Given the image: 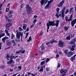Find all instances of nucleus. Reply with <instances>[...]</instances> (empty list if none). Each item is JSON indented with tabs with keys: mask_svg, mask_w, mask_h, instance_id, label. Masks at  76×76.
Returning a JSON list of instances; mask_svg holds the SVG:
<instances>
[{
	"mask_svg": "<svg viewBox=\"0 0 76 76\" xmlns=\"http://www.w3.org/2000/svg\"><path fill=\"white\" fill-rule=\"evenodd\" d=\"M37 19L36 18H35L34 21H33V23L34 24V25L35 24V23L37 22Z\"/></svg>",
	"mask_w": 76,
	"mask_h": 76,
	"instance_id": "7c9ffc66",
	"label": "nucleus"
},
{
	"mask_svg": "<svg viewBox=\"0 0 76 76\" xmlns=\"http://www.w3.org/2000/svg\"><path fill=\"white\" fill-rule=\"evenodd\" d=\"M45 60L44 61H42V62L41 63V65H44V64H45Z\"/></svg>",
	"mask_w": 76,
	"mask_h": 76,
	"instance_id": "c85d7f7f",
	"label": "nucleus"
},
{
	"mask_svg": "<svg viewBox=\"0 0 76 76\" xmlns=\"http://www.w3.org/2000/svg\"><path fill=\"white\" fill-rule=\"evenodd\" d=\"M12 43H13V44H14V43H15V41L14 40H12Z\"/></svg>",
	"mask_w": 76,
	"mask_h": 76,
	"instance_id": "e2e57ef3",
	"label": "nucleus"
},
{
	"mask_svg": "<svg viewBox=\"0 0 76 76\" xmlns=\"http://www.w3.org/2000/svg\"><path fill=\"white\" fill-rule=\"evenodd\" d=\"M46 70L47 72H49V71H50V68L47 67L46 68Z\"/></svg>",
	"mask_w": 76,
	"mask_h": 76,
	"instance_id": "37998d69",
	"label": "nucleus"
},
{
	"mask_svg": "<svg viewBox=\"0 0 76 76\" xmlns=\"http://www.w3.org/2000/svg\"><path fill=\"white\" fill-rule=\"evenodd\" d=\"M10 57V56H9V55L7 54V58H9Z\"/></svg>",
	"mask_w": 76,
	"mask_h": 76,
	"instance_id": "3c124183",
	"label": "nucleus"
},
{
	"mask_svg": "<svg viewBox=\"0 0 76 76\" xmlns=\"http://www.w3.org/2000/svg\"><path fill=\"white\" fill-rule=\"evenodd\" d=\"M41 50H44V49H45V47L43 46H41Z\"/></svg>",
	"mask_w": 76,
	"mask_h": 76,
	"instance_id": "a18cd8bd",
	"label": "nucleus"
},
{
	"mask_svg": "<svg viewBox=\"0 0 76 76\" xmlns=\"http://www.w3.org/2000/svg\"><path fill=\"white\" fill-rule=\"evenodd\" d=\"M73 9V8H71L70 9V10H69V12L70 13H71L72 11V10Z\"/></svg>",
	"mask_w": 76,
	"mask_h": 76,
	"instance_id": "09e8293b",
	"label": "nucleus"
},
{
	"mask_svg": "<svg viewBox=\"0 0 76 76\" xmlns=\"http://www.w3.org/2000/svg\"><path fill=\"white\" fill-rule=\"evenodd\" d=\"M60 65H61L60 63H59L58 64V66H57L58 68H59V67H60Z\"/></svg>",
	"mask_w": 76,
	"mask_h": 76,
	"instance_id": "603ef678",
	"label": "nucleus"
},
{
	"mask_svg": "<svg viewBox=\"0 0 76 76\" xmlns=\"http://www.w3.org/2000/svg\"><path fill=\"white\" fill-rule=\"evenodd\" d=\"M64 29L65 31H67L68 30V28L67 26L64 27Z\"/></svg>",
	"mask_w": 76,
	"mask_h": 76,
	"instance_id": "e433bc0d",
	"label": "nucleus"
},
{
	"mask_svg": "<svg viewBox=\"0 0 76 76\" xmlns=\"http://www.w3.org/2000/svg\"><path fill=\"white\" fill-rule=\"evenodd\" d=\"M22 51V50H20L18 51H17L16 52V54H18V53H20V51Z\"/></svg>",
	"mask_w": 76,
	"mask_h": 76,
	"instance_id": "864d4df0",
	"label": "nucleus"
},
{
	"mask_svg": "<svg viewBox=\"0 0 76 76\" xmlns=\"http://www.w3.org/2000/svg\"><path fill=\"white\" fill-rule=\"evenodd\" d=\"M26 9L28 14H30V13H32V8H31V7H29V5L27 4L26 5Z\"/></svg>",
	"mask_w": 76,
	"mask_h": 76,
	"instance_id": "f03ea898",
	"label": "nucleus"
},
{
	"mask_svg": "<svg viewBox=\"0 0 76 76\" xmlns=\"http://www.w3.org/2000/svg\"><path fill=\"white\" fill-rule=\"evenodd\" d=\"M59 43L58 44V45L59 47H64V42L61 40H59Z\"/></svg>",
	"mask_w": 76,
	"mask_h": 76,
	"instance_id": "39448f33",
	"label": "nucleus"
},
{
	"mask_svg": "<svg viewBox=\"0 0 76 76\" xmlns=\"http://www.w3.org/2000/svg\"><path fill=\"white\" fill-rule=\"evenodd\" d=\"M50 59H49V58H47L46 60V62H48V61H50Z\"/></svg>",
	"mask_w": 76,
	"mask_h": 76,
	"instance_id": "5fc2aeb1",
	"label": "nucleus"
},
{
	"mask_svg": "<svg viewBox=\"0 0 76 76\" xmlns=\"http://www.w3.org/2000/svg\"><path fill=\"white\" fill-rule=\"evenodd\" d=\"M7 7L8 8H10V3H9L7 5Z\"/></svg>",
	"mask_w": 76,
	"mask_h": 76,
	"instance_id": "052dcab7",
	"label": "nucleus"
},
{
	"mask_svg": "<svg viewBox=\"0 0 76 76\" xmlns=\"http://www.w3.org/2000/svg\"><path fill=\"white\" fill-rule=\"evenodd\" d=\"M70 38H71L70 35H69L66 37V39H67V40H70Z\"/></svg>",
	"mask_w": 76,
	"mask_h": 76,
	"instance_id": "aec40b11",
	"label": "nucleus"
},
{
	"mask_svg": "<svg viewBox=\"0 0 76 76\" xmlns=\"http://www.w3.org/2000/svg\"><path fill=\"white\" fill-rule=\"evenodd\" d=\"M50 44H53L54 43V40L52 39L50 42Z\"/></svg>",
	"mask_w": 76,
	"mask_h": 76,
	"instance_id": "f704fd0d",
	"label": "nucleus"
},
{
	"mask_svg": "<svg viewBox=\"0 0 76 76\" xmlns=\"http://www.w3.org/2000/svg\"><path fill=\"white\" fill-rule=\"evenodd\" d=\"M64 53L65 54H67L69 53V50L67 49H66L64 50Z\"/></svg>",
	"mask_w": 76,
	"mask_h": 76,
	"instance_id": "f3484780",
	"label": "nucleus"
},
{
	"mask_svg": "<svg viewBox=\"0 0 76 76\" xmlns=\"http://www.w3.org/2000/svg\"><path fill=\"white\" fill-rule=\"evenodd\" d=\"M25 50H23L20 52V53H21L22 54H24V53H25Z\"/></svg>",
	"mask_w": 76,
	"mask_h": 76,
	"instance_id": "de8ad7c7",
	"label": "nucleus"
},
{
	"mask_svg": "<svg viewBox=\"0 0 76 76\" xmlns=\"http://www.w3.org/2000/svg\"><path fill=\"white\" fill-rule=\"evenodd\" d=\"M20 58H18L17 59H16V62H20Z\"/></svg>",
	"mask_w": 76,
	"mask_h": 76,
	"instance_id": "4c0bfd02",
	"label": "nucleus"
},
{
	"mask_svg": "<svg viewBox=\"0 0 76 76\" xmlns=\"http://www.w3.org/2000/svg\"><path fill=\"white\" fill-rule=\"evenodd\" d=\"M23 4H22L20 6V7H21L20 8V10H21V9H22V8H23Z\"/></svg>",
	"mask_w": 76,
	"mask_h": 76,
	"instance_id": "ea45409f",
	"label": "nucleus"
},
{
	"mask_svg": "<svg viewBox=\"0 0 76 76\" xmlns=\"http://www.w3.org/2000/svg\"><path fill=\"white\" fill-rule=\"evenodd\" d=\"M69 9H67L65 12V14H67L68 13H69Z\"/></svg>",
	"mask_w": 76,
	"mask_h": 76,
	"instance_id": "79ce46f5",
	"label": "nucleus"
},
{
	"mask_svg": "<svg viewBox=\"0 0 76 76\" xmlns=\"http://www.w3.org/2000/svg\"><path fill=\"white\" fill-rule=\"evenodd\" d=\"M15 41L17 42H18L20 41V39H15Z\"/></svg>",
	"mask_w": 76,
	"mask_h": 76,
	"instance_id": "a19ab883",
	"label": "nucleus"
},
{
	"mask_svg": "<svg viewBox=\"0 0 76 76\" xmlns=\"http://www.w3.org/2000/svg\"><path fill=\"white\" fill-rule=\"evenodd\" d=\"M5 32H6V34H7V33H8L9 32L8 30H5Z\"/></svg>",
	"mask_w": 76,
	"mask_h": 76,
	"instance_id": "680f3d73",
	"label": "nucleus"
},
{
	"mask_svg": "<svg viewBox=\"0 0 76 76\" xmlns=\"http://www.w3.org/2000/svg\"><path fill=\"white\" fill-rule=\"evenodd\" d=\"M1 50V43H0V50Z\"/></svg>",
	"mask_w": 76,
	"mask_h": 76,
	"instance_id": "4d7b16f0",
	"label": "nucleus"
},
{
	"mask_svg": "<svg viewBox=\"0 0 76 76\" xmlns=\"http://www.w3.org/2000/svg\"><path fill=\"white\" fill-rule=\"evenodd\" d=\"M75 45H76V44H74L72 46L71 48L70 49L71 51H74L75 50Z\"/></svg>",
	"mask_w": 76,
	"mask_h": 76,
	"instance_id": "9d476101",
	"label": "nucleus"
},
{
	"mask_svg": "<svg viewBox=\"0 0 76 76\" xmlns=\"http://www.w3.org/2000/svg\"><path fill=\"white\" fill-rule=\"evenodd\" d=\"M27 75H27V74H26L25 76H31L30 75H32V74L29 72H28Z\"/></svg>",
	"mask_w": 76,
	"mask_h": 76,
	"instance_id": "c756f323",
	"label": "nucleus"
},
{
	"mask_svg": "<svg viewBox=\"0 0 76 76\" xmlns=\"http://www.w3.org/2000/svg\"><path fill=\"white\" fill-rule=\"evenodd\" d=\"M23 22H28V20H27V19H24L23 20Z\"/></svg>",
	"mask_w": 76,
	"mask_h": 76,
	"instance_id": "6e6d98bb",
	"label": "nucleus"
},
{
	"mask_svg": "<svg viewBox=\"0 0 76 76\" xmlns=\"http://www.w3.org/2000/svg\"><path fill=\"white\" fill-rule=\"evenodd\" d=\"M18 68L20 70H21V69H22V67L21 66H18Z\"/></svg>",
	"mask_w": 76,
	"mask_h": 76,
	"instance_id": "bf43d9fd",
	"label": "nucleus"
},
{
	"mask_svg": "<svg viewBox=\"0 0 76 76\" xmlns=\"http://www.w3.org/2000/svg\"><path fill=\"white\" fill-rule=\"evenodd\" d=\"M54 53L55 54H57V53H58V52H57V50H56L54 51Z\"/></svg>",
	"mask_w": 76,
	"mask_h": 76,
	"instance_id": "69168bd1",
	"label": "nucleus"
},
{
	"mask_svg": "<svg viewBox=\"0 0 76 76\" xmlns=\"http://www.w3.org/2000/svg\"><path fill=\"white\" fill-rule=\"evenodd\" d=\"M64 3V0H63L61 2H60L59 5H58V7H61L63 6V5Z\"/></svg>",
	"mask_w": 76,
	"mask_h": 76,
	"instance_id": "1a4fd4ad",
	"label": "nucleus"
},
{
	"mask_svg": "<svg viewBox=\"0 0 76 76\" xmlns=\"http://www.w3.org/2000/svg\"><path fill=\"white\" fill-rule=\"evenodd\" d=\"M33 25H31L30 26V28H32L33 27V26H34V24H33Z\"/></svg>",
	"mask_w": 76,
	"mask_h": 76,
	"instance_id": "0e129e2a",
	"label": "nucleus"
},
{
	"mask_svg": "<svg viewBox=\"0 0 76 76\" xmlns=\"http://www.w3.org/2000/svg\"><path fill=\"white\" fill-rule=\"evenodd\" d=\"M53 39V42H57V41L56 40H54V39Z\"/></svg>",
	"mask_w": 76,
	"mask_h": 76,
	"instance_id": "338daca9",
	"label": "nucleus"
},
{
	"mask_svg": "<svg viewBox=\"0 0 76 76\" xmlns=\"http://www.w3.org/2000/svg\"><path fill=\"white\" fill-rule=\"evenodd\" d=\"M66 73H64L62 74L61 76H66Z\"/></svg>",
	"mask_w": 76,
	"mask_h": 76,
	"instance_id": "13d9d810",
	"label": "nucleus"
},
{
	"mask_svg": "<svg viewBox=\"0 0 76 76\" xmlns=\"http://www.w3.org/2000/svg\"><path fill=\"white\" fill-rule=\"evenodd\" d=\"M1 68L2 69H4L5 68V66L4 65H2L1 66Z\"/></svg>",
	"mask_w": 76,
	"mask_h": 76,
	"instance_id": "49530a36",
	"label": "nucleus"
},
{
	"mask_svg": "<svg viewBox=\"0 0 76 76\" xmlns=\"http://www.w3.org/2000/svg\"><path fill=\"white\" fill-rule=\"evenodd\" d=\"M13 11L11 10L9 11V14H12V13H13Z\"/></svg>",
	"mask_w": 76,
	"mask_h": 76,
	"instance_id": "72a5a7b5",
	"label": "nucleus"
},
{
	"mask_svg": "<svg viewBox=\"0 0 76 76\" xmlns=\"http://www.w3.org/2000/svg\"><path fill=\"white\" fill-rule=\"evenodd\" d=\"M76 41V39L74 38L73 39L69 42V44H70V45H72V44H74L75 42Z\"/></svg>",
	"mask_w": 76,
	"mask_h": 76,
	"instance_id": "423d86ee",
	"label": "nucleus"
},
{
	"mask_svg": "<svg viewBox=\"0 0 76 76\" xmlns=\"http://www.w3.org/2000/svg\"><path fill=\"white\" fill-rule=\"evenodd\" d=\"M73 18V13L71 15L70 17H69V18L68 19V22H70V21H72L73 19H72V18Z\"/></svg>",
	"mask_w": 76,
	"mask_h": 76,
	"instance_id": "ddd939ff",
	"label": "nucleus"
},
{
	"mask_svg": "<svg viewBox=\"0 0 76 76\" xmlns=\"http://www.w3.org/2000/svg\"><path fill=\"white\" fill-rule=\"evenodd\" d=\"M38 72H43V66H41L40 69L38 71Z\"/></svg>",
	"mask_w": 76,
	"mask_h": 76,
	"instance_id": "5701e85b",
	"label": "nucleus"
},
{
	"mask_svg": "<svg viewBox=\"0 0 76 76\" xmlns=\"http://www.w3.org/2000/svg\"><path fill=\"white\" fill-rule=\"evenodd\" d=\"M9 38L8 37H4L2 39V40L4 42V43H5V41L6 40V39H9Z\"/></svg>",
	"mask_w": 76,
	"mask_h": 76,
	"instance_id": "9b49d317",
	"label": "nucleus"
},
{
	"mask_svg": "<svg viewBox=\"0 0 76 76\" xmlns=\"http://www.w3.org/2000/svg\"><path fill=\"white\" fill-rule=\"evenodd\" d=\"M60 10V8H57L56 9V14H58V13H59V11Z\"/></svg>",
	"mask_w": 76,
	"mask_h": 76,
	"instance_id": "393cba45",
	"label": "nucleus"
},
{
	"mask_svg": "<svg viewBox=\"0 0 76 76\" xmlns=\"http://www.w3.org/2000/svg\"><path fill=\"white\" fill-rule=\"evenodd\" d=\"M9 61L10 62V64H12V63H13V64L15 63V62L12 59H10V60Z\"/></svg>",
	"mask_w": 76,
	"mask_h": 76,
	"instance_id": "412c9836",
	"label": "nucleus"
},
{
	"mask_svg": "<svg viewBox=\"0 0 76 76\" xmlns=\"http://www.w3.org/2000/svg\"><path fill=\"white\" fill-rule=\"evenodd\" d=\"M11 26V24L10 23H8L6 24V26L7 27V28H9V27H10Z\"/></svg>",
	"mask_w": 76,
	"mask_h": 76,
	"instance_id": "a878e982",
	"label": "nucleus"
},
{
	"mask_svg": "<svg viewBox=\"0 0 76 76\" xmlns=\"http://www.w3.org/2000/svg\"><path fill=\"white\" fill-rule=\"evenodd\" d=\"M5 35V34L3 33H2L0 35V38H1L2 37H3Z\"/></svg>",
	"mask_w": 76,
	"mask_h": 76,
	"instance_id": "2f4dec72",
	"label": "nucleus"
},
{
	"mask_svg": "<svg viewBox=\"0 0 76 76\" xmlns=\"http://www.w3.org/2000/svg\"><path fill=\"white\" fill-rule=\"evenodd\" d=\"M76 56V54L75 55L73 56L72 57L70 58L71 61H73V60H75V57Z\"/></svg>",
	"mask_w": 76,
	"mask_h": 76,
	"instance_id": "4468645a",
	"label": "nucleus"
},
{
	"mask_svg": "<svg viewBox=\"0 0 76 76\" xmlns=\"http://www.w3.org/2000/svg\"><path fill=\"white\" fill-rule=\"evenodd\" d=\"M40 3L41 6H42L45 3V0H42L40 1Z\"/></svg>",
	"mask_w": 76,
	"mask_h": 76,
	"instance_id": "a211bd4d",
	"label": "nucleus"
},
{
	"mask_svg": "<svg viewBox=\"0 0 76 76\" xmlns=\"http://www.w3.org/2000/svg\"><path fill=\"white\" fill-rule=\"evenodd\" d=\"M5 1H6V0H4V1L3 3L2 4H0V10H1V7H2V6H3V3H4Z\"/></svg>",
	"mask_w": 76,
	"mask_h": 76,
	"instance_id": "bb28decb",
	"label": "nucleus"
},
{
	"mask_svg": "<svg viewBox=\"0 0 76 76\" xmlns=\"http://www.w3.org/2000/svg\"><path fill=\"white\" fill-rule=\"evenodd\" d=\"M20 36H21V39H22V37H23V34L22 33H21L20 31H19L17 33V39H20Z\"/></svg>",
	"mask_w": 76,
	"mask_h": 76,
	"instance_id": "7ed1b4c3",
	"label": "nucleus"
},
{
	"mask_svg": "<svg viewBox=\"0 0 76 76\" xmlns=\"http://www.w3.org/2000/svg\"><path fill=\"white\" fill-rule=\"evenodd\" d=\"M65 19L66 21H68V20L69 19V17H68L67 16L65 17Z\"/></svg>",
	"mask_w": 76,
	"mask_h": 76,
	"instance_id": "58836bf2",
	"label": "nucleus"
},
{
	"mask_svg": "<svg viewBox=\"0 0 76 76\" xmlns=\"http://www.w3.org/2000/svg\"><path fill=\"white\" fill-rule=\"evenodd\" d=\"M74 54V52L72 51H70L69 52V53L68 55V57H71Z\"/></svg>",
	"mask_w": 76,
	"mask_h": 76,
	"instance_id": "f8f14e48",
	"label": "nucleus"
},
{
	"mask_svg": "<svg viewBox=\"0 0 76 76\" xmlns=\"http://www.w3.org/2000/svg\"><path fill=\"white\" fill-rule=\"evenodd\" d=\"M54 22H55V21H50L46 23L47 27V32H48V29H50V26H56V27H57L58 26L59 20H57L56 21V23H54Z\"/></svg>",
	"mask_w": 76,
	"mask_h": 76,
	"instance_id": "f257e3e1",
	"label": "nucleus"
},
{
	"mask_svg": "<svg viewBox=\"0 0 76 76\" xmlns=\"http://www.w3.org/2000/svg\"><path fill=\"white\" fill-rule=\"evenodd\" d=\"M67 72V70L64 69H61L60 71V73H66Z\"/></svg>",
	"mask_w": 76,
	"mask_h": 76,
	"instance_id": "6e6552de",
	"label": "nucleus"
},
{
	"mask_svg": "<svg viewBox=\"0 0 76 76\" xmlns=\"http://www.w3.org/2000/svg\"><path fill=\"white\" fill-rule=\"evenodd\" d=\"M14 58H15V56H10V60H12V59H13Z\"/></svg>",
	"mask_w": 76,
	"mask_h": 76,
	"instance_id": "cd10ccee",
	"label": "nucleus"
},
{
	"mask_svg": "<svg viewBox=\"0 0 76 76\" xmlns=\"http://www.w3.org/2000/svg\"><path fill=\"white\" fill-rule=\"evenodd\" d=\"M76 41V39L74 38L73 39L69 42V44H70V45H72V44H74L75 42Z\"/></svg>",
	"mask_w": 76,
	"mask_h": 76,
	"instance_id": "0eeeda50",
	"label": "nucleus"
},
{
	"mask_svg": "<svg viewBox=\"0 0 76 76\" xmlns=\"http://www.w3.org/2000/svg\"><path fill=\"white\" fill-rule=\"evenodd\" d=\"M71 34V38H72V37H74L75 36H74V34H72V33H70Z\"/></svg>",
	"mask_w": 76,
	"mask_h": 76,
	"instance_id": "c9c22d12",
	"label": "nucleus"
},
{
	"mask_svg": "<svg viewBox=\"0 0 76 76\" xmlns=\"http://www.w3.org/2000/svg\"><path fill=\"white\" fill-rule=\"evenodd\" d=\"M23 28L24 30H25L26 29V26H27V25L26 24H24L23 25Z\"/></svg>",
	"mask_w": 76,
	"mask_h": 76,
	"instance_id": "2eb2a0df",
	"label": "nucleus"
},
{
	"mask_svg": "<svg viewBox=\"0 0 76 76\" xmlns=\"http://www.w3.org/2000/svg\"><path fill=\"white\" fill-rule=\"evenodd\" d=\"M28 34H29V33H26V36L25 37V38H26L28 37Z\"/></svg>",
	"mask_w": 76,
	"mask_h": 76,
	"instance_id": "8fccbe9b",
	"label": "nucleus"
},
{
	"mask_svg": "<svg viewBox=\"0 0 76 76\" xmlns=\"http://www.w3.org/2000/svg\"><path fill=\"white\" fill-rule=\"evenodd\" d=\"M49 6H50V5L47 4L45 7V9H48V8H49Z\"/></svg>",
	"mask_w": 76,
	"mask_h": 76,
	"instance_id": "b1692460",
	"label": "nucleus"
},
{
	"mask_svg": "<svg viewBox=\"0 0 76 76\" xmlns=\"http://www.w3.org/2000/svg\"><path fill=\"white\" fill-rule=\"evenodd\" d=\"M58 14H56L55 15V16H56V17H57V18L58 19V18H59V16L61 17V14H60L59 15H58Z\"/></svg>",
	"mask_w": 76,
	"mask_h": 76,
	"instance_id": "6ab92c4d",
	"label": "nucleus"
},
{
	"mask_svg": "<svg viewBox=\"0 0 76 76\" xmlns=\"http://www.w3.org/2000/svg\"><path fill=\"white\" fill-rule=\"evenodd\" d=\"M66 9V7H64L63 8L62 10L60 12L61 13H62V18L63 19H64V13H65V10Z\"/></svg>",
	"mask_w": 76,
	"mask_h": 76,
	"instance_id": "20e7f679",
	"label": "nucleus"
},
{
	"mask_svg": "<svg viewBox=\"0 0 76 76\" xmlns=\"http://www.w3.org/2000/svg\"><path fill=\"white\" fill-rule=\"evenodd\" d=\"M11 45V42H10L9 41L7 43V45H8V46H10Z\"/></svg>",
	"mask_w": 76,
	"mask_h": 76,
	"instance_id": "473e14b6",
	"label": "nucleus"
},
{
	"mask_svg": "<svg viewBox=\"0 0 76 76\" xmlns=\"http://www.w3.org/2000/svg\"><path fill=\"white\" fill-rule=\"evenodd\" d=\"M53 0H50V1H48V4L49 5H50L51 4V3H52L53 1Z\"/></svg>",
	"mask_w": 76,
	"mask_h": 76,
	"instance_id": "dca6fc26",
	"label": "nucleus"
},
{
	"mask_svg": "<svg viewBox=\"0 0 76 76\" xmlns=\"http://www.w3.org/2000/svg\"><path fill=\"white\" fill-rule=\"evenodd\" d=\"M31 40L32 38H31V36H30L29 38V39L27 40V42H30V41H31Z\"/></svg>",
	"mask_w": 76,
	"mask_h": 76,
	"instance_id": "4be33fe9",
	"label": "nucleus"
},
{
	"mask_svg": "<svg viewBox=\"0 0 76 76\" xmlns=\"http://www.w3.org/2000/svg\"><path fill=\"white\" fill-rule=\"evenodd\" d=\"M74 76H76V71L74 72Z\"/></svg>",
	"mask_w": 76,
	"mask_h": 76,
	"instance_id": "774afa93",
	"label": "nucleus"
},
{
	"mask_svg": "<svg viewBox=\"0 0 76 76\" xmlns=\"http://www.w3.org/2000/svg\"><path fill=\"white\" fill-rule=\"evenodd\" d=\"M10 8H8V7H7V9H6V12H8V11L9 10H10Z\"/></svg>",
	"mask_w": 76,
	"mask_h": 76,
	"instance_id": "c03bdc74",
	"label": "nucleus"
}]
</instances>
